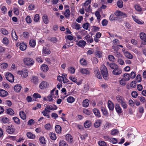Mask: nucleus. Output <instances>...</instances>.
Masks as SVG:
<instances>
[{"label":"nucleus","instance_id":"nucleus-44","mask_svg":"<svg viewBox=\"0 0 146 146\" xmlns=\"http://www.w3.org/2000/svg\"><path fill=\"white\" fill-rule=\"evenodd\" d=\"M123 77L125 78V80L126 81H128L129 80L130 76V75L127 73H125L123 75Z\"/></svg>","mask_w":146,"mask_h":146},{"label":"nucleus","instance_id":"nucleus-53","mask_svg":"<svg viewBox=\"0 0 146 146\" xmlns=\"http://www.w3.org/2000/svg\"><path fill=\"white\" fill-rule=\"evenodd\" d=\"M119 132V131L117 129H114L111 131V134L112 135H115L118 134Z\"/></svg>","mask_w":146,"mask_h":146},{"label":"nucleus","instance_id":"nucleus-27","mask_svg":"<svg viewBox=\"0 0 146 146\" xmlns=\"http://www.w3.org/2000/svg\"><path fill=\"white\" fill-rule=\"evenodd\" d=\"M42 20L44 23L46 24H47L48 22V17L46 15H44L42 17Z\"/></svg>","mask_w":146,"mask_h":146},{"label":"nucleus","instance_id":"nucleus-29","mask_svg":"<svg viewBox=\"0 0 146 146\" xmlns=\"http://www.w3.org/2000/svg\"><path fill=\"white\" fill-rule=\"evenodd\" d=\"M89 100L87 99H86L83 102V106L84 107H87L89 105Z\"/></svg>","mask_w":146,"mask_h":146},{"label":"nucleus","instance_id":"nucleus-41","mask_svg":"<svg viewBox=\"0 0 146 146\" xmlns=\"http://www.w3.org/2000/svg\"><path fill=\"white\" fill-rule=\"evenodd\" d=\"M101 111L104 115L106 116L108 114V111L106 109L102 107L101 108Z\"/></svg>","mask_w":146,"mask_h":146},{"label":"nucleus","instance_id":"nucleus-5","mask_svg":"<svg viewBox=\"0 0 146 146\" xmlns=\"http://www.w3.org/2000/svg\"><path fill=\"white\" fill-rule=\"evenodd\" d=\"M5 77L6 79L11 82H13L14 81V76L13 75L10 73H7L5 75Z\"/></svg>","mask_w":146,"mask_h":146},{"label":"nucleus","instance_id":"nucleus-1","mask_svg":"<svg viewBox=\"0 0 146 146\" xmlns=\"http://www.w3.org/2000/svg\"><path fill=\"white\" fill-rule=\"evenodd\" d=\"M101 73L103 78L105 79L106 80L107 77L108 76V70L106 67L104 66H102L101 68Z\"/></svg>","mask_w":146,"mask_h":146},{"label":"nucleus","instance_id":"nucleus-49","mask_svg":"<svg viewBox=\"0 0 146 146\" xmlns=\"http://www.w3.org/2000/svg\"><path fill=\"white\" fill-rule=\"evenodd\" d=\"M3 44L7 45L9 43V40L6 37H4L3 40Z\"/></svg>","mask_w":146,"mask_h":146},{"label":"nucleus","instance_id":"nucleus-33","mask_svg":"<svg viewBox=\"0 0 146 146\" xmlns=\"http://www.w3.org/2000/svg\"><path fill=\"white\" fill-rule=\"evenodd\" d=\"M95 74L97 78L99 79H101L102 78V76H101L100 71L98 70H96L95 71Z\"/></svg>","mask_w":146,"mask_h":146},{"label":"nucleus","instance_id":"nucleus-4","mask_svg":"<svg viewBox=\"0 0 146 146\" xmlns=\"http://www.w3.org/2000/svg\"><path fill=\"white\" fill-rule=\"evenodd\" d=\"M115 15L116 16L119 17L118 18L123 20L124 18L127 17V15L124 13H123L120 11H117L115 13Z\"/></svg>","mask_w":146,"mask_h":146},{"label":"nucleus","instance_id":"nucleus-59","mask_svg":"<svg viewBox=\"0 0 146 146\" xmlns=\"http://www.w3.org/2000/svg\"><path fill=\"white\" fill-rule=\"evenodd\" d=\"M89 25L90 24L89 23H86L83 25V27L84 29L87 30L88 28Z\"/></svg>","mask_w":146,"mask_h":146},{"label":"nucleus","instance_id":"nucleus-20","mask_svg":"<svg viewBox=\"0 0 146 146\" xmlns=\"http://www.w3.org/2000/svg\"><path fill=\"white\" fill-rule=\"evenodd\" d=\"M27 45L24 42L21 43L20 44V49L23 51L25 50L27 48Z\"/></svg>","mask_w":146,"mask_h":146},{"label":"nucleus","instance_id":"nucleus-11","mask_svg":"<svg viewBox=\"0 0 146 146\" xmlns=\"http://www.w3.org/2000/svg\"><path fill=\"white\" fill-rule=\"evenodd\" d=\"M66 140L68 142L72 143L73 141L72 137L70 134H67L66 135Z\"/></svg>","mask_w":146,"mask_h":146},{"label":"nucleus","instance_id":"nucleus-62","mask_svg":"<svg viewBox=\"0 0 146 146\" xmlns=\"http://www.w3.org/2000/svg\"><path fill=\"white\" fill-rule=\"evenodd\" d=\"M96 56L98 58H101L102 57V54L101 52L99 51H97L96 52Z\"/></svg>","mask_w":146,"mask_h":146},{"label":"nucleus","instance_id":"nucleus-51","mask_svg":"<svg viewBox=\"0 0 146 146\" xmlns=\"http://www.w3.org/2000/svg\"><path fill=\"white\" fill-rule=\"evenodd\" d=\"M1 121L4 123H6L9 122V120L8 118L6 117H3L2 118Z\"/></svg>","mask_w":146,"mask_h":146},{"label":"nucleus","instance_id":"nucleus-45","mask_svg":"<svg viewBox=\"0 0 146 146\" xmlns=\"http://www.w3.org/2000/svg\"><path fill=\"white\" fill-rule=\"evenodd\" d=\"M84 125L86 128H89L91 125L90 122L88 121H86L85 122Z\"/></svg>","mask_w":146,"mask_h":146},{"label":"nucleus","instance_id":"nucleus-16","mask_svg":"<svg viewBox=\"0 0 146 146\" xmlns=\"http://www.w3.org/2000/svg\"><path fill=\"white\" fill-rule=\"evenodd\" d=\"M8 94V92L5 90L0 89V96L2 97L6 96Z\"/></svg>","mask_w":146,"mask_h":146},{"label":"nucleus","instance_id":"nucleus-21","mask_svg":"<svg viewBox=\"0 0 146 146\" xmlns=\"http://www.w3.org/2000/svg\"><path fill=\"white\" fill-rule=\"evenodd\" d=\"M27 136L28 138L33 139H35L36 137L35 134L29 132L27 133Z\"/></svg>","mask_w":146,"mask_h":146},{"label":"nucleus","instance_id":"nucleus-50","mask_svg":"<svg viewBox=\"0 0 146 146\" xmlns=\"http://www.w3.org/2000/svg\"><path fill=\"white\" fill-rule=\"evenodd\" d=\"M13 119L14 122L17 124H19L20 122L19 119L16 117H13Z\"/></svg>","mask_w":146,"mask_h":146},{"label":"nucleus","instance_id":"nucleus-61","mask_svg":"<svg viewBox=\"0 0 146 146\" xmlns=\"http://www.w3.org/2000/svg\"><path fill=\"white\" fill-rule=\"evenodd\" d=\"M83 112L84 113L88 115L90 114V112L87 109H85L83 110Z\"/></svg>","mask_w":146,"mask_h":146},{"label":"nucleus","instance_id":"nucleus-38","mask_svg":"<svg viewBox=\"0 0 146 146\" xmlns=\"http://www.w3.org/2000/svg\"><path fill=\"white\" fill-rule=\"evenodd\" d=\"M39 140L40 143L42 144H45L46 143V141L44 137H40Z\"/></svg>","mask_w":146,"mask_h":146},{"label":"nucleus","instance_id":"nucleus-9","mask_svg":"<svg viewBox=\"0 0 146 146\" xmlns=\"http://www.w3.org/2000/svg\"><path fill=\"white\" fill-rule=\"evenodd\" d=\"M106 65L109 66L111 69L114 70L118 67V66L115 63L113 62L110 63L108 62L106 63Z\"/></svg>","mask_w":146,"mask_h":146},{"label":"nucleus","instance_id":"nucleus-57","mask_svg":"<svg viewBox=\"0 0 146 146\" xmlns=\"http://www.w3.org/2000/svg\"><path fill=\"white\" fill-rule=\"evenodd\" d=\"M40 17L38 14H36L34 17V21L36 22H37L39 19Z\"/></svg>","mask_w":146,"mask_h":146},{"label":"nucleus","instance_id":"nucleus-22","mask_svg":"<svg viewBox=\"0 0 146 146\" xmlns=\"http://www.w3.org/2000/svg\"><path fill=\"white\" fill-rule=\"evenodd\" d=\"M108 106L109 110H113L114 109L113 104L112 102L109 100L108 102Z\"/></svg>","mask_w":146,"mask_h":146},{"label":"nucleus","instance_id":"nucleus-2","mask_svg":"<svg viewBox=\"0 0 146 146\" xmlns=\"http://www.w3.org/2000/svg\"><path fill=\"white\" fill-rule=\"evenodd\" d=\"M6 131L9 134H13L15 131V128L13 125H11L6 127Z\"/></svg>","mask_w":146,"mask_h":146},{"label":"nucleus","instance_id":"nucleus-34","mask_svg":"<svg viewBox=\"0 0 146 146\" xmlns=\"http://www.w3.org/2000/svg\"><path fill=\"white\" fill-rule=\"evenodd\" d=\"M0 66L2 69H5L7 68L8 64L6 63H0Z\"/></svg>","mask_w":146,"mask_h":146},{"label":"nucleus","instance_id":"nucleus-10","mask_svg":"<svg viewBox=\"0 0 146 146\" xmlns=\"http://www.w3.org/2000/svg\"><path fill=\"white\" fill-rule=\"evenodd\" d=\"M80 72L83 74L89 75L90 74V71L87 69L81 68L80 69Z\"/></svg>","mask_w":146,"mask_h":146},{"label":"nucleus","instance_id":"nucleus-46","mask_svg":"<svg viewBox=\"0 0 146 146\" xmlns=\"http://www.w3.org/2000/svg\"><path fill=\"white\" fill-rule=\"evenodd\" d=\"M80 64L82 65H86L87 64L86 60L84 58H82L80 61Z\"/></svg>","mask_w":146,"mask_h":146},{"label":"nucleus","instance_id":"nucleus-7","mask_svg":"<svg viewBox=\"0 0 146 146\" xmlns=\"http://www.w3.org/2000/svg\"><path fill=\"white\" fill-rule=\"evenodd\" d=\"M122 72V70L118 66L112 71V73L114 75H117L121 74Z\"/></svg>","mask_w":146,"mask_h":146},{"label":"nucleus","instance_id":"nucleus-56","mask_svg":"<svg viewBox=\"0 0 146 146\" xmlns=\"http://www.w3.org/2000/svg\"><path fill=\"white\" fill-rule=\"evenodd\" d=\"M146 34L143 33H142L140 34V38L142 40H144L146 38Z\"/></svg>","mask_w":146,"mask_h":146},{"label":"nucleus","instance_id":"nucleus-17","mask_svg":"<svg viewBox=\"0 0 146 146\" xmlns=\"http://www.w3.org/2000/svg\"><path fill=\"white\" fill-rule=\"evenodd\" d=\"M86 43V42L84 40H80L79 41L78 43L76 44L79 47H84Z\"/></svg>","mask_w":146,"mask_h":146},{"label":"nucleus","instance_id":"nucleus-43","mask_svg":"<svg viewBox=\"0 0 146 146\" xmlns=\"http://www.w3.org/2000/svg\"><path fill=\"white\" fill-rule=\"evenodd\" d=\"M1 32L3 34L5 35H7L9 33L8 31L4 28L1 29Z\"/></svg>","mask_w":146,"mask_h":146},{"label":"nucleus","instance_id":"nucleus-3","mask_svg":"<svg viewBox=\"0 0 146 146\" xmlns=\"http://www.w3.org/2000/svg\"><path fill=\"white\" fill-rule=\"evenodd\" d=\"M24 64L27 66H32L34 63L33 60L29 58H25L23 59Z\"/></svg>","mask_w":146,"mask_h":146},{"label":"nucleus","instance_id":"nucleus-25","mask_svg":"<svg viewBox=\"0 0 146 146\" xmlns=\"http://www.w3.org/2000/svg\"><path fill=\"white\" fill-rule=\"evenodd\" d=\"M125 56L128 59H132L133 58V56L129 52H125L124 53Z\"/></svg>","mask_w":146,"mask_h":146},{"label":"nucleus","instance_id":"nucleus-64","mask_svg":"<svg viewBox=\"0 0 146 146\" xmlns=\"http://www.w3.org/2000/svg\"><path fill=\"white\" fill-rule=\"evenodd\" d=\"M114 53L115 56L118 58L122 56L121 54L119 52H118V51L114 52Z\"/></svg>","mask_w":146,"mask_h":146},{"label":"nucleus","instance_id":"nucleus-18","mask_svg":"<svg viewBox=\"0 0 146 146\" xmlns=\"http://www.w3.org/2000/svg\"><path fill=\"white\" fill-rule=\"evenodd\" d=\"M21 76L23 77L26 78L28 75V71L27 70H23L21 72Z\"/></svg>","mask_w":146,"mask_h":146},{"label":"nucleus","instance_id":"nucleus-48","mask_svg":"<svg viewBox=\"0 0 146 146\" xmlns=\"http://www.w3.org/2000/svg\"><path fill=\"white\" fill-rule=\"evenodd\" d=\"M89 88V86L87 84H86L84 85V89L83 90V92L85 93L87 92Z\"/></svg>","mask_w":146,"mask_h":146},{"label":"nucleus","instance_id":"nucleus-36","mask_svg":"<svg viewBox=\"0 0 146 146\" xmlns=\"http://www.w3.org/2000/svg\"><path fill=\"white\" fill-rule=\"evenodd\" d=\"M117 7L120 8H122L123 6V2L121 0H119L117 2Z\"/></svg>","mask_w":146,"mask_h":146},{"label":"nucleus","instance_id":"nucleus-35","mask_svg":"<svg viewBox=\"0 0 146 146\" xmlns=\"http://www.w3.org/2000/svg\"><path fill=\"white\" fill-rule=\"evenodd\" d=\"M68 102L72 103L74 102L75 100V99L72 96H69L67 99Z\"/></svg>","mask_w":146,"mask_h":146},{"label":"nucleus","instance_id":"nucleus-24","mask_svg":"<svg viewBox=\"0 0 146 146\" xmlns=\"http://www.w3.org/2000/svg\"><path fill=\"white\" fill-rule=\"evenodd\" d=\"M40 69L43 72H45L48 70V68L47 65L43 64L41 66Z\"/></svg>","mask_w":146,"mask_h":146},{"label":"nucleus","instance_id":"nucleus-55","mask_svg":"<svg viewBox=\"0 0 146 146\" xmlns=\"http://www.w3.org/2000/svg\"><path fill=\"white\" fill-rule=\"evenodd\" d=\"M50 137L51 139L53 140H55L56 139V134L55 133H50Z\"/></svg>","mask_w":146,"mask_h":146},{"label":"nucleus","instance_id":"nucleus-42","mask_svg":"<svg viewBox=\"0 0 146 146\" xmlns=\"http://www.w3.org/2000/svg\"><path fill=\"white\" fill-rule=\"evenodd\" d=\"M62 76L63 77V78H62V80H63V83H67L68 82V80L66 78V76L67 75L66 74H62Z\"/></svg>","mask_w":146,"mask_h":146},{"label":"nucleus","instance_id":"nucleus-63","mask_svg":"<svg viewBox=\"0 0 146 146\" xmlns=\"http://www.w3.org/2000/svg\"><path fill=\"white\" fill-rule=\"evenodd\" d=\"M26 22L28 23H30L32 22L31 19L29 16H28L26 18Z\"/></svg>","mask_w":146,"mask_h":146},{"label":"nucleus","instance_id":"nucleus-32","mask_svg":"<svg viewBox=\"0 0 146 146\" xmlns=\"http://www.w3.org/2000/svg\"><path fill=\"white\" fill-rule=\"evenodd\" d=\"M115 109L116 111L119 113H121V109L119 104L116 105L115 107Z\"/></svg>","mask_w":146,"mask_h":146},{"label":"nucleus","instance_id":"nucleus-54","mask_svg":"<svg viewBox=\"0 0 146 146\" xmlns=\"http://www.w3.org/2000/svg\"><path fill=\"white\" fill-rule=\"evenodd\" d=\"M109 60L112 62H114L115 61V59L114 56L112 55H109L108 57Z\"/></svg>","mask_w":146,"mask_h":146},{"label":"nucleus","instance_id":"nucleus-14","mask_svg":"<svg viewBox=\"0 0 146 146\" xmlns=\"http://www.w3.org/2000/svg\"><path fill=\"white\" fill-rule=\"evenodd\" d=\"M93 112L96 117H101V114L99 110L96 108H94L93 110Z\"/></svg>","mask_w":146,"mask_h":146},{"label":"nucleus","instance_id":"nucleus-26","mask_svg":"<svg viewBox=\"0 0 146 146\" xmlns=\"http://www.w3.org/2000/svg\"><path fill=\"white\" fill-rule=\"evenodd\" d=\"M61 127L59 125H56L55 127V131L57 133H60L61 132Z\"/></svg>","mask_w":146,"mask_h":146},{"label":"nucleus","instance_id":"nucleus-19","mask_svg":"<svg viewBox=\"0 0 146 146\" xmlns=\"http://www.w3.org/2000/svg\"><path fill=\"white\" fill-rule=\"evenodd\" d=\"M31 82L35 84H37L38 82V77L36 76H33L31 79Z\"/></svg>","mask_w":146,"mask_h":146},{"label":"nucleus","instance_id":"nucleus-12","mask_svg":"<svg viewBox=\"0 0 146 146\" xmlns=\"http://www.w3.org/2000/svg\"><path fill=\"white\" fill-rule=\"evenodd\" d=\"M102 121L100 119H98L94 123V125L96 128H98L100 127L102 124Z\"/></svg>","mask_w":146,"mask_h":146},{"label":"nucleus","instance_id":"nucleus-52","mask_svg":"<svg viewBox=\"0 0 146 146\" xmlns=\"http://www.w3.org/2000/svg\"><path fill=\"white\" fill-rule=\"evenodd\" d=\"M110 141L113 144H116L117 143V141L115 138H111L110 139Z\"/></svg>","mask_w":146,"mask_h":146},{"label":"nucleus","instance_id":"nucleus-6","mask_svg":"<svg viewBox=\"0 0 146 146\" xmlns=\"http://www.w3.org/2000/svg\"><path fill=\"white\" fill-rule=\"evenodd\" d=\"M46 108L49 111H50V110L54 111L56 110L58 108L56 105L54 104H53L52 105H46Z\"/></svg>","mask_w":146,"mask_h":146},{"label":"nucleus","instance_id":"nucleus-37","mask_svg":"<svg viewBox=\"0 0 146 146\" xmlns=\"http://www.w3.org/2000/svg\"><path fill=\"white\" fill-rule=\"evenodd\" d=\"M116 99L118 102L120 103H121V102H122L124 101L123 98V97L119 96H118L116 97Z\"/></svg>","mask_w":146,"mask_h":146},{"label":"nucleus","instance_id":"nucleus-30","mask_svg":"<svg viewBox=\"0 0 146 146\" xmlns=\"http://www.w3.org/2000/svg\"><path fill=\"white\" fill-rule=\"evenodd\" d=\"M19 115L21 119L23 120L26 119V116L25 113L23 111H20Z\"/></svg>","mask_w":146,"mask_h":146},{"label":"nucleus","instance_id":"nucleus-13","mask_svg":"<svg viewBox=\"0 0 146 146\" xmlns=\"http://www.w3.org/2000/svg\"><path fill=\"white\" fill-rule=\"evenodd\" d=\"M50 112V111L48 110L46 108H45L44 110L42 111V113L45 116H47L48 118H50V116L49 115L48 113Z\"/></svg>","mask_w":146,"mask_h":146},{"label":"nucleus","instance_id":"nucleus-31","mask_svg":"<svg viewBox=\"0 0 146 146\" xmlns=\"http://www.w3.org/2000/svg\"><path fill=\"white\" fill-rule=\"evenodd\" d=\"M72 26L74 28L77 30H79L81 28L80 27V25L76 23L73 24L72 25Z\"/></svg>","mask_w":146,"mask_h":146},{"label":"nucleus","instance_id":"nucleus-47","mask_svg":"<svg viewBox=\"0 0 146 146\" xmlns=\"http://www.w3.org/2000/svg\"><path fill=\"white\" fill-rule=\"evenodd\" d=\"M59 146H68L66 142L63 140L61 141L59 143Z\"/></svg>","mask_w":146,"mask_h":146},{"label":"nucleus","instance_id":"nucleus-58","mask_svg":"<svg viewBox=\"0 0 146 146\" xmlns=\"http://www.w3.org/2000/svg\"><path fill=\"white\" fill-rule=\"evenodd\" d=\"M23 36L25 38H28L29 36V33L27 32H24L23 34Z\"/></svg>","mask_w":146,"mask_h":146},{"label":"nucleus","instance_id":"nucleus-40","mask_svg":"<svg viewBox=\"0 0 146 146\" xmlns=\"http://www.w3.org/2000/svg\"><path fill=\"white\" fill-rule=\"evenodd\" d=\"M70 15V10L69 9H66L64 12V15L66 18L69 17Z\"/></svg>","mask_w":146,"mask_h":146},{"label":"nucleus","instance_id":"nucleus-8","mask_svg":"<svg viewBox=\"0 0 146 146\" xmlns=\"http://www.w3.org/2000/svg\"><path fill=\"white\" fill-rule=\"evenodd\" d=\"M48 84L45 81L42 82L39 85V88L42 89H44L48 87Z\"/></svg>","mask_w":146,"mask_h":146},{"label":"nucleus","instance_id":"nucleus-23","mask_svg":"<svg viewBox=\"0 0 146 146\" xmlns=\"http://www.w3.org/2000/svg\"><path fill=\"white\" fill-rule=\"evenodd\" d=\"M11 35L13 40H16L18 39V36L16 34L15 31L13 29L12 31Z\"/></svg>","mask_w":146,"mask_h":146},{"label":"nucleus","instance_id":"nucleus-60","mask_svg":"<svg viewBox=\"0 0 146 146\" xmlns=\"http://www.w3.org/2000/svg\"><path fill=\"white\" fill-rule=\"evenodd\" d=\"M43 52L45 54H50V50L47 48H43Z\"/></svg>","mask_w":146,"mask_h":146},{"label":"nucleus","instance_id":"nucleus-15","mask_svg":"<svg viewBox=\"0 0 146 146\" xmlns=\"http://www.w3.org/2000/svg\"><path fill=\"white\" fill-rule=\"evenodd\" d=\"M21 85L17 84L14 87V90L17 92H19L21 89Z\"/></svg>","mask_w":146,"mask_h":146},{"label":"nucleus","instance_id":"nucleus-28","mask_svg":"<svg viewBox=\"0 0 146 146\" xmlns=\"http://www.w3.org/2000/svg\"><path fill=\"white\" fill-rule=\"evenodd\" d=\"M6 112L7 114L11 115H13L14 114V111L10 108L7 109Z\"/></svg>","mask_w":146,"mask_h":146},{"label":"nucleus","instance_id":"nucleus-39","mask_svg":"<svg viewBox=\"0 0 146 146\" xmlns=\"http://www.w3.org/2000/svg\"><path fill=\"white\" fill-rule=\"evenodd\" d=\"M30 45L32 47H34L36 44L35 41L33 39H31L29 41Z\"/></svg>","mask_w":146,"mask_h":146}]
</instances>
